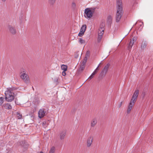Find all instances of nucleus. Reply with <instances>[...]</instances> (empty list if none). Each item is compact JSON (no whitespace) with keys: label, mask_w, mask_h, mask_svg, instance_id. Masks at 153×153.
Segmentation results:
<instances>
[{"label":"nucleus","mask_w":153,"mask_h":153,"mask_svg":"<svg viewBox=\"0 0 153 153\" xmlns=\"http://www.w3.org/2000/svg\"><path fill=\"white\" fill-rule=\"evenodd\" d=\"M85 64L84 63H81L80 68L78 69L79 71L80 72L82 71L85 68Z\"/></svg>","instance_id":"nucleus-20"},{"label":"nucleus","mask_w":153,"mask_h":153,"mask_svg":"<svg viewBox=\"0 0 153 153\" xmlns=\"http://www.w3.org/2000/svg\"><path fill=\"white\" fill-rule=\"evenodd\" d=\"M137 39V38L136 37H134L131 39L130 42L129 43L128 48L129 49L131 48L134 42H135Z\"/></svg>","instance_id":"nucleus-11"},{"label":"nucleus","mask_w":153,"mask_h":153,"mask_svg":"<svg viewBox=\"0 0 153 153\" xmlns=\"http://www.w3.org/2000/svg\"><path fill=\"white\" fill-rule=\"evenodd\" d=\"M3 107H4L5 108L7 109H10L12 108V106L11 105L8 103L6 104L3 105Z\"/></svg>","instance_id":"nucleus-18"},{"label":"nucleus","mask_w":153,"mask_h":153,"mask_svg":"<svg viewBox=\"0 0 153 153\" xmlns=\"http://www.w3.org/2000/svg\"><path fill=\"white\" fill-rule=\"evenodd\" d=\"M139 94V91L138 90H137L135 91L133 96H138Z\"/></svg>","instance_id":"nucleus-30"},{"label":"nucleus","mask_w":153,"mask_h":153,"mask_svg":"<svg viewBox=\"0 0 153 153\" xmlns=\"http://www.w3.org/2000/svg\"><path fill=\"white\" fill-rule=\"evenodd\" d=\"M20 77L23 81L26 84L30 82L29 76L25 70L23 69L20 73Z\"/></svg>","instance_id":"nucleus-1"},{"label":"nucleus","mask_w":153,"mask_h":153,"mask_svg":"<svg viewBox=\"0 0 153 153\" xmlns=\"http://www.w3.org/2000/svg\"><path fill=\"white\" fill-rule=\"evenodd\" d=\"M65 71H63L62 72V74L63 76H65L66 75V74Z\"/></svg>","instance_id":"nucleus-34"},{"label":"nucleus","mask_w":153,"mask_h":153,"mask_svg":"<svg viewBox=\"0 0 153 153\" xmlns=\"http://www.w3.org/2000/svg\"><path fill=\"white\" fill-rule=\"evenodd\" d=\"M93 76L94 75L91 74V75L88 78V79H91L93 77Z\"/></svg>","instance_id":"nucleus-35"},{"label":"nucleus","mask_w":153,"mask_h":153,"mask_svg":"<svg viewBox=\"0 0 153 153\" xmlns=\"http://www.w3.org/2000/svg\"><path fill=\"white\" fill-rule=\"evenodd\" d=\"M105 27V24L103 23H101L100 26V27L99 29H103V30H104V27Z\"/></svg>","instance_id":"nucleus-25"},{"label":"nucleus","mask_w":153,"mask_h":153,"mask_svg":"<svg viewBox=\"0 0 153 153\" xmlns=\"http://www.w3.org/2000/svg\"><path fill=\"white\" fill-rule=\"evenodd\" d=\"M76 6V4L74 2H72V7L73 8H74Z\"/></svg>","instance_id":"nucleus-33"},{"label":"nucleus","mask_w":153,"mask_h":153,"mask_svg":"<svg viewBox=\"0 0 153 153\" xmlns=\"http://www.w3.org/2000/svg\"><path fill=\"white\" fill-rule=\"evenodd\" d=\"M143 94V95H145V94Z\"/></svg>","instance_id":"nucleus-42"},{"label":"nucleus","mask_w":153,"mask_h":153,"mask_svg":"<svg viewBox=\"0 0 153 153\" xmlns=\"http://www.w3.org/2000/svg\"><path fill=\"white\" fill-rule=\"evenodd\" d=\"M104 30L103 29H99L98 31V41L99 42L102 38V36L104 33Z\"/></svg>","instance_id":"nucleus-8"},{"label":"nucleus","mask_w":153,"mask_h":153,"mask_svg":"<svg viewBox=\"0 0 153 153\" xmlns=\"http://www.w3.org/2000/svg\"><path fill=\"white\" fill-rule=\"evenodd\" d=\"M100 65H99L98 66H97V70H99V69H98V68L100 66Z\"/></svg>","instance_id":"nucleus-38"},{"label":"nucleus","mask_w":153,"mask_h":153,"mask_svg":"<svg viewBox=\"0 0 153 153\" xmlns=\"http://www.w3.org/2000/svg\"><path fill=\"white\" fill-rule=\"evenodd\" d=\"M5 97H2L0 98V105H1L3 102L4 100Z\"/></svg>","instance_id":"nucleus-26"},{"label":"nucleus","mask_w":153,"mask_h":153,"mask_svg":"<svg viewBox=\"0 0 153 153\" xmlns=\"http://www.w3.org/2000/svg\"><path fill=\"white\" fill-rule=\"evenodd\" d=\"M45 114V112L43 109H40L38 112V116L40 118L43 117Z\"/></svg>","instance_id":"nucleus-10"},{"label":"nucleus","mask_w":153,"mask_h":153,"mask_svg":"<svg viewBox=\"0 0 153 153\" xmlns=\"http://www.w3.org/2000/svg\"><path fill=\"white\" fill-rule=\"evenodd\" d=\"M98 71V70H97V68H96L93 72L92 74L94 76L97 73Z\"/></svg>","instance_id":"nucleus-31"},{"label":"nucleus","mask_w":153,"mask_h":153,"mask_svg":"<svg viewBox=\"0 0 153 153\" xmlns=\"http://www.w3.org/2000/svg\"><path fill=\"white\" fill-rule=\"evenodd\" d=\"M42 126L44 128H46L48 125V121H44L42 123Z\"/></svg>","instance_id":"nucleus-22"},{"label":"nucleus","mask_w":153,"mask_h":153,"mask_svg":"<svg viewBox=\"0 0 153 153\" xmlns=\"http://www.w3.org/2000/svg\"><path fill=\"white\" fill-rule=\"evenodd\" d=\"M17 116L18 119H21L22 117V115L19 113H18Z\"/></svg>","instance_id":"nucleus-32"},{"label":"nucleus","mask_w":153,"mask_h":153,"mask_svg":"<svg viewBox=\"0 0 153 153\" xmlns=\"http://www.w3.org/2000/svg\"><path fill=\"white\" fill-rule=\"evenodd\" d=\"M48 3L51 5H53L55 3L56 0H48Z\"/></svg>","instance_id":"nucleus-24"},{"label":"nucleus","mask_w":153,"mask_h":153,"mask_svg":"<svg viewBox=\"0 0 153 153\" xmlns=\"http://www.w3.org/2000/svg\"><path fill=\"white\" fill-rule=\"evenodd\" d=\"M97 123V120L96 118H94L92 119L91 122V126L93 127L96 125Z\"/></svg>","instance_id":"nucleus-15"},{"label":"nucleus","mask_w":153,"mask_h":153,"mask_svg":"<svg viewBox=\"0 0 153 153\" xmlns=\"http://www.w3.org/2000/svg\"><path fill=\"white\" fill-rule=\"evenodd\" d=\"M96 8V7H93L88 8L85 9V14L84 15L85 17L88 18H91Z\"/></svg>","instance_id":"nucleus-2"},{"label":"nucleus","mask_w":153,"mask_h":153,"mask_svg":"<svg viewBox=\"0 0 153 153\" xmlns=\"http://www.w3.org/2000/svg\"><path fill=\"white\" fill-rule=\"evenodd\" d=\"M123 14V10H117L116 15V21L117 22H118L120 21Z\"/></svg>","instance_id":"nucleus-4"},{"label":"nucleus","mask_w":153,"mask_h":153,"mask_svg":"<svg viewBox=\"0 0 153 153\" xmlns=\"http://www.w3.org/2000/svg\"><path fill=\"white\" fill-rule=\"evenodd\" d=\"M66 135V131H62L60 135V139L61 140L64 139Z\"/></svg>","instance_id":"nucleus-19"},{"label":"nucleus","mask_w":153,"mask_h":153,"mask_svg":"<svg viewBox=\"0 0 153 153\" xmlns=\"http://www.w3.org/2000/svg\"><path fill=\"white\" fill-rule=\"evenodd\" d=\"M2 1L4 2L6 0H1Z\"/></svg>","instance_id":"nucleus-40"},{"label":"nucleus","mask_w":153,"mask_h":153,"mask_svg":"<svg viewBox=\"0 0 153 153\" xmlns=\"http://www.w3.org/2000/svg\"><path fill=\"white\" fill-rule=\"evenodd\" d=\"M100 64H101V63H100L99 65H100Z\"/></svg>","instance_id":"nucleus-41"},{"label":"nucleus","mask_w":153,"mask_h":153,"mask_svg":"<svg viewBox=\"0 0 153 153\" xmlns=\"http://www.w3.org/2000/svg\"><path fill=\"white\" fill-rule=\"evenodd\" d=\"M55 151V148L54 147H52L49 153H54Z\"/></svg>","instance_id":"nucleus-27"},{"label":"nucleus","mask_w":153,"mask_h":153,"mask_svg":"<svg viewBox=\"0 0 153 153\" xmlns=\"http://www.w3.org/2000/svg\"><path fill=\"white\" fill-rule=\"evenodd\" d=\"M137 99V96H132L129 103L134 105V103Z\"/></svg>","instance_id":"nucleus-16"},{"label":"nucleus","mask_w":153,"mask_h":153,"mask_svg":"<svg viewBox=\"0 0 153 153\" xmlns=\"http://www.w3.org/2000/svg\"><path fill=\"white\" fill-rule=\"evenodd\" d=\"M38 153H44L42 152L41 151V152H38Z\"/></svg>","instance_id":"nucleus-39"},{"label":"nucleus","mask_w":153,"mask_h":153,"mask_svg":"<svg viewBox=\"0 0 153 153\" xmlns=\"http://www.w3.org/2000/svg\"><path fill=\"white\" fill-rule=\"evenodd\" d=\"M79 42L81 44H84L85 43V41L81 38H80L79 40Z\"/></svg>","instance_id":"nucleus-29"},{"label":"nucleus","mask_w":153,"mask_h":153,"mask_svg":"<svg viewBox=\"0 0 153 153\" xmlns=\"http://www.w3.org/2000/svg\"><path fill=\"white\" fill-rule=\"evenodd\" d=\"M122 103V102H120L119 104H118V106L119 107H120L121 106Z\"/></svg>","instance_id":"nucleus-36"},{"label":"nucleus","mask_w":153,"mask_h":153,"mask_svg":"<svg viewBox=\"0 0 153 153\" xmlns=\"http://www.w3.org/2000/svg\"><path fill=\"white\" fill-rule=\"evenodd\" d=\"M117 10H123L121 0H117Z\"/></svg>","instance_id":"nucleus-9"},{"label":"nucleus","mask_w":153,"mask_h":153,"mask_svg":"<svg viewBox=\"0 0 153 153\" xmlns=\"http://www.w3.org/2000/svg\"><path fill=\"white\" fill-rule=\"evenodd\" d=\"M134 106V105L129 103L128 105L126 113L127 114H129L131 112L133 107Z\"/></svg>","instance_id":"nucleus-13"},{"label":"nucleus","mask_w":153,"mask_h":153,"mask_svg":"<svg viewBox=\"0 0 153 153\" xmlns=\"http://www.w3.org/2000/svg\"><path fill=\"white\" fill-rule=\"evenodd\" d=\"M68 67L66 65H62L61 66V68L63 71H66L67 70Z\"/></svg>","instance_id":"nucleus-21"},{"label":"nucleus","mask_w":153,"mask_h":153,"mask_svg":"<svg viewBox=\"0 0 153 153\" xmlns=\"http://www.w3.org/2000/svg\"><path fill=\"white\" fill-rule=\"evenodd\" d=\"M93 137L92 136H90L87 138L86 141V146L88 147H91L92 144L93 140Z\"/></svg>","instance_id":"nucleus-6"},{"label":"nucleus","mask_w":153,"mask_h":153,"mask_svg":"<svg viewBox=\"0 0 153 153\" xmlns=\"http://www.w3.org/2000/svg\"><path fill=\"white\" fill-rule=\"evenodd\" d=\"M5 96H16L20 95V93L13 90L11 88H7L5 92Z\"/></svg>","instance_id":"nucleus-3"},{"label":"nucleus","mask_w":153,"mask_h":153,"mask_svg":"<svg viewBox=\"0 0 153 153\" xmlns=\"http://www.w3.org/2000/svg\"><path fill=\"white\" fill-rule=\"evenodd\" d=\"M7 28L9 30L12 34H14L16 33V30L12 26L10 25H8Z\"/></svg>","instance_id":"nucleus-12"},{"label":"nucleus","mask_w":153,"mask_h":153,"mask_svg":"<svg viewBox=\"0 0 153 153\" xmlns=\"http://www.w3.org/2000/svg\"><path fill=\"white\" fill-rule=\"evenodd\" d=\"M87 60V56H85L84 58L83 61L82 62V63H84V64H85Z\"/></svg>","instance_id":"nucleus-28"},{"label":"nucleus","mask_w":153,"mask_h":153,"mask_svg":"<svg viewBox=\"0 0 153 153\" xmlns=\"http://www.w3.org/2000/svg\"><path fill=\"white\" fill-rule=\"evenodd\" d=\"M113 17L111 15H109L107 17V20L108 22L109 23H111Z\"/></svg>","instance_id":"nucleus-23"},{"label":"nucleus","mask_w":153,"mask_h":153,"mask_svg":"<svg viewBox=\"0 0 153 153\" xmlns=\"http://www.w3.org/2000/svg\"><path fill=\"white\" fill-rule=\"evenodd\" d=\"M147 45V42L146 41L143 40L141 45V48L142 50L145 49Z\"/></svg>","instance_id":"nucleus-14"},{"label":"nucleus","mask_w":153,"mask_h":153,"mask_svg":"<svg viewBox=\"0 0 153 153\" xmlns=\"http://www.w3.org/2000/svg\"><path fill=\"white\" fill-rule=\"evenodd\" d=\"M79 56V55L78 54H76L75 55V57L77 58Z\"/></svg>","instance_id":"nucleus-37"},{"label":"nucleus","mask_w":153,"mask_h":153,"mask_svg":"<svg viewBox=\"0 0 153 153\" xmlns=\"http://www.w3.org/2000/svg\"><path fill=\"white\" fill-rule=\"evenodd\" d=\"M5 100L7 102L12 101L14 99V96H4Z\"/></svg>","instance_id":"nucleus-17"},{"label":"nucleus","mask_w":153,"mask_h":153,"mask_svg":"<svg viewBox=\"0 0 153 153\" xmlns=\"http://www.w3.org/2000/svg\"><path fill=\"white\" fill-rule=\"evenodd\" d=\"M86 28V26L85 25H83L81 27L80 32L78 34L79 36H82L84 34Z\"/></svg>","instance_id":"nucleus-7"},{"label":"nucleus","mask_w":153,"mask_h":153,"mask_svg":"<svg viewBox=\"0 0 153 153\" xmlns=\"http://www.w3.org/2000/svg\"><path fill=\"white\" fill-rule=\"evenodd\" d=\"M109 66L110 64L109 63L107 64L105 66L100 74V75L102 77H104L105 76L108 71Z\"/></svg>","instance_id":"nucleus-5"}]
</instances>
